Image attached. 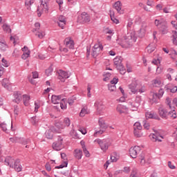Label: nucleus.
Instances as JSON below:
<instances>
[{"label":"nucleus","mask_w":177,"mask_h":177,"mask_svg":"<svg viewBox=\"0 0 177 177\" xmlns=\"http://www.w3.org/2000/svg\"><path fill=\"white\" fill-rule=\"evenodd\" d=\"M136 42V37L133 33H128L125 36L120 43V45L122 48H131Z\"/></svg>","instance_id":"nucleus-1"},{"label":"nucleus","mask_w":177,"mask_h":177,"mask_svg":"<svg viewBox=\"0 0 177 177\" xmlns=\"http://www.w3.org/2000/svg\"><path fill=\"white\" fill-rule=\"evenodd\" d=\"M155 25L162 34L168 32V25L164 19H156Z\"/></svg>","instance_id":"nucleus-2"},{"label":"nucleus","mask_w":177,"mask_h":177,"mask_svg":"<svg viewBox=\"0 0 177 177\" xmlns=\"http://www.w3.org/2000/svg\"><path fill=\"white\" fill-rule=\"evenodd\" d=\"M94 143H97L101 150L104 152L107 151V150H109V147L111 146V143L110 142V140L109 139L101 140L100 138H97L94 140Z\"/></svg>","instance_id":"nucleus-3"},{"label":"nucleus","mask_w":177,"mask_h":177,"mask_svg":"<svg viewBox=\"0 0 177 177\" xmlns=\"http://www.w3.org/2000/svg\"><path fill=\"white\" fill-rule=\"evenodd\" d=\"M114 66L120 71V74H125V69L122 64V57L118 56L113 59Z\"/></svg>","instance_id":"nucleus-4"},{"label":"nucleus","mask_w":177,"mask_h":177,"mask_svg":"<svg viewBox=\"0 0 177 177\" xmlns=\"http://www.w3.org/2000/svg\"><path fill=\"white\" fill-rule=\"evenodd\" d=\"M159 115L162 118H167V117H171V118H176V113L175 110H173L172 112L167 111V109L160 107L159 108Z\"/></svg>","instance_id":"nucleus-5"},{"label":"nucleus","mask_w":177,"mask_h":177,"mask_svg":"<svg viewBox=\"0 0 177 177\" xmlns=\"http://www.w3.org/2000/svg\"><path fill=\"white\" fill-rule=\"evenodd\" d=\"M41 3L40 7L41 8V10L39 7L37 8V16L38 17H41L42 12H44V13H48V2H49V0H40Z\"/></svg>","instance_id":"nucleus-6"},{"label":"nucleus","mask_w":177,"mask_h":177,"mask_svg":"<svg viewBox=\"0 0 177 177\" xmlns=\"http://www.w3.org/2000/svg\"><path fill=\"white\" fill-rule=\"evenodd\" d=\"M98 122L101 129L94 133V136L95 138L97 137V135H103L106 129H107V124L103 118H100Z\"/></svg>","instance_id":"nucleus-7"},{"label":"nucleus","mask_w":177,"mask_h":177,"mask_svg":"<svg viewBox=\"0 0 177 177\" xmlns=\"http://www.w3.org/2000/svg\"><path fill=\"white\" fill-rule=\"evenodd\" d=\"M102 50H103V45H102V44L98 43L95 44L92 48V57L95 59V57H97V56L102 53Z\"/></svg>","instance_id":"nucleus-8"},{"label":"nucleus","mask_w":177,"mask_h":177,"mask_svg":"<svg viewBox=\"0 0 177 177\" xmlns=\"http://www.w3.org/2000/svg\"><path fill=\"white\" fill-rule=\"evenodd\" d=\"M53 133H62V130L59 129L57 127H51L50 129L46 130L45 135L47 139H52L53 138Z\"/></svg>","instance_id":"nucleus-9"},{"label":"nucleus","mask_w":177,"mask_h":177,"mask_svg":"<svg viewBox=\"0 0 177 177\" xmlns=\"http://www.w3.org/2000/svg\"><path fill=\"white\" fill-rule=\"evenodd\" d=\"M62 147H63V138H62V137L60 136H58L57 141H56L53 144V149L54 150H56L57 151H59L62 150Z\"/></svg>","instance_id":"nucleus-10"},{"label":"nucleus","mask_w":177,"mask_h":177,"mask_svg":"<svg viewBox=\"0 0 177 177\" xmlns=\"http://www.w3.org/2000/svg\"><path fill=\"white\" fill-rule=\"evenodd\" d=\"M140 147L135 146L133 147H131L129 149V154L132 158H136L138 157V154L140 153Z\"/></svg>","instance_id":"nucleus-11"},{"label":"nucleus","mask_w":177,"mask_h":177,"mask_svg":"<svg viewBox=\"0 0 177 177\" xmlns=\"http://www.w3.org/2000/svg\"><path fill=\"white\" fill-rule=\"evenodd\" d=\"M94 106L96 108L97 114H102L106 109L102 101H96Z\"/></svg>","instance_id":"nucleus-12"},{"label":"nucleus","mask_w":177,"mask_h":177,"mask_svg":"<svg viewBox=\"0 0 177 177\" xmlns=\"http://www.w3.org/2000/svg\"><path fill=\"white\" fill-rule=\"evenodd\" d=\"M77 21L79 23H89L91 21V17L86 12H83L78 17Z\"/></svg>","instance_id":"nucleus-13"},{"label":"nucleus","mask_w":177,"mask_h":177,"mask_svg":"<svg viewBox=\"0 0 177 177\" xmlns=\"http://www.w3.org/2000/svg\"><path fill=\"white\" fill-rule=\"evenodd\" d=\"M64 44L66 48H68L69 49H74V46L75 45L74 40L71 37H66L64 41Z\"/></svg>","instance_id":"nucleus-14"},{"label":"nucleus","mask_w":177,"mask_h":177,"mask_svg":"<svg viewBox=\"0 0 177 177\" xmlns=\"http://www.w3.org/2000/svg\"><path fill=\"white\" fill-rule=\"evenodd\" d=\"M66 99L62 97V95H52L51 102L53 104H59L62 102H66Z\"/></svg>","instance_id":"nucleus-15"},{"label":"nucleus","mask_w":177,"mask_h":177,"mask_svg":"<svg viewBox=\"0 0 177 177\" xmlns=\"http://www.w3.org/2000/svg\"><path fill=\"white\" fill-rule=\"evenodd\" d=\"M70 75H68V73L67 72L59 70L58 80H60L62 82H64L65 80H67V78H69Z\"/></svg>","instance_id":"nucleus-16"},{"label":"nucleus","mask_w":177,"mask_h":177,"mask_svg":"<svg viewBox=\"0 0 177 177\" xmlns=\"http://www.w3.org/2000/svg\"><path fill=\"white\" fill-rule=\"evenodd\" d=\"M66 23H67V21H66V17L63 15H60L58 17L57 24L59 27H61L62 28V30L63 28H64V26H66Z\"/></svg>","instance_id":"nucleus-17"},{"label":"nucleus","mask_w":177,"mask_h":177,"mask_svg":"<svg viewBox=\"0 0 177 177\" xmlns=\"http://www.w3.org/2000/svg\"><path fill=\"white\" fill-rule=\"evenodd\" d=\"M113 6L119 15H124V10H122V4L121 3V1H116Z\"/></svg>","instance_id":"nucleus-18"},{"label":"nucleus","mask_w":177,"mask_h":177,"mask_svg":"<svg viewBox=\"0 0 177 177\" xmlns=\"http://www.w3.org/2000/svg\"><path fill=\"white\" fill-rule=\"evenodd\" d=\"M145 117L147 119L160 120V117H158V115H157V113H156L153 111L147 112L145 113Z\"/></svg>","instance_id":"nucleus-19"},{"label":"nucleus","mask_w":177,"mask_h":177,"mask_svg":"<svg viewBox=\"0 0 177 177\" xmlns=\"http://www.w3.org/2000/svg\"><path fill=\"white\" fill-rule=\"evenodd\" d=\"M11 168H14V169H15V171H16V172H21V170L23 169V167L21 166V165H20V160L17 159L15 161L13 167H11Z\"/></svg>","instance_id":"nucleus-20"},{"label":"nucleus","mask_w":177,"mask_h":177,"mask_svg":"<svg viewBox=\"0 0 177 177\" xmlns=\"http://www.w3.org/2000/svg\"><path fill=\"white\" fill-rule=\"evenodd\" d=\"M15 159L10 156H7L5 159V164L6 165H8V167H10V168H13V165L15 164Z\"/></svg>","instance_id":"nucleus-21"},{"label":"nucleus","mask_w":177,"mask_h":177,"mask_svg":"<svg viewBox=\"0 0 177 177\" xmlns=\"http://www.w3.org/2000/svg\"><path fill=\"white\" fill-rule=\"evenodd\" d=\"M151 140L153 142H162V139H164L162 136H159L158 133H155V134H151L149 136Z\"/></svg>","instance_id":"nucleus-22"},{"label":"nucleus","mask_w":177,"mask_h":177,"mask_svg":"<svg viewBox=\"0 0 177 177\" xmlns=\"http://www.w3.org/2000/svg\"><path fill=\"white\" fill-rule=\"evenodd\" d=\"M64 125L57 124L56 127L62 131V129H64L65 127H70V119L68 118H66L64 120Z\"/></svg>","instance_id":"nucleus-23"},{"label":"nucleus","mask_w":177,"mask_h":177,"mask_svg":"<svg viewBox=\"0 0 177 177\" xmlns=\"http://www.w3.org/2000/svg\"><path fill=\"white\" fill-rule=\"evenodd\" d=\"M138 84L136 83V82H134L133 83H131L129 86V88L131 91V92H132V93L135 94V93H138Z\"/></svg>","instance_id":"nucleus-24"},{"label":"nucleus","mask_w":177,"mask_h":177,"mask_svg":"<svg viewBox=\"0 0 177 177\" xmlns=\"http://www.w3.org/2000/svg\"><path fill=\"white\" fill-rule=\"evenodd\" d=\"M117 111H118V113H120V114H122L124 113H125V111H127V110H128V109L127 108V106L122 105V104H118L116 108Z\"/></svg>","instance_id":"nucleus-25"},{"label":"nucleus","mask_w":177,"mask_h":177,"mask_svg":"<svg viewBox=\"0 0 177 177\" xmlns=\"http://www.w3.org/2000/svg\"><path fill=\"white\" fill-rule=\"evenodd\" d=\"M74 157L77 160H81L82 158V151L81 149H75L74 151Z\"/></svg>","instance_id":"nucleus-26"},{"label":"nucleus","mask_w":177,"mask_h":177,"mask_svg":"<svg viewBox=\"0 0 177 177\" xmlns=\"http://www.w3.org/2000/svg\"><path fill=\"white\" fill-rule=\"evenodd\" d=\"M14 102H15V103H17V104H19V103H20V102H21V94L19 92L15 93H14Z\"/></svg>","instance_id":"nucleus-27"},{"label":"nucleus","mask_w":177,"mask_h":177,"mask_svg":"<svg viewBox=\"0 0 177 177\" xmlns=\"http://www.w3.org/2000/svg\"><path fill=\"white\" fill-rule=\"evenodd\" d=\"M23 102H24V106H26V107L30 106V96H28L27 95H23Z\"/></svg>","instance_id":"nucleus-28"},{"label":"nucleus","mask_w":177,"mask_h":177,"mask_svg":"<svg viewBox=\"0 0 177 177\" xmlns=\"http://www.w3.org/2000/svg\"><path fill=\"white\" fill-rule=\"evenodd\" d=\"M0 128L3 132H6V133H8L9 129H8V124L5 122L0 124Z\"/></svg>","instance_id":"nucleus-29"},{"label":"nucleus","mask_w":177,"mask_h":177,"mask_svg":"<svg viewBox=\"0 0 177 177\" xmlns=\"http://www.w3.org/2000/svg\"><path fill=\"white\" fill-rule=\"evenodd\" d=\"M2 27L5 32H7L8 34H10V32H12V29L10 28V26H9L8 24H4Z\"/></svg>","instance_id":"nucleus-30"},{"label":"nucleus","mask_w":177,"mask_h":177,"mask_svg":"<svg viewBox=\"0 0 177 177\" xmlns=\"http://www.w3.org/2000/svg\"><path fill=\"white\" fill-rule=\"evenodd\" d=\"M30 122L32 124V125H37L38 122H39V118L37 116H33L30 118Z\"/></svg>","instance_id":"nucleus-31"},{"label":"nucleus","mask_w":177,"mask_h":177,"mask_svg":"<svg viewBox=\"0 0 177 177\" xmlns=\"http://www.w3.org/2000/svg\"><path fill=\"white\" fill-rule=\"evenodd\" d=\"M89 111H88V108H83L80 113V117H85V115H86V114H88Z\"/></svg>","instance_id":"nucleus-32"},{"label":"nucleus","mask_w":177,"mask_h":177,"mask_svg":"<svg viewBox=\"0 0 177 177\" xmlns=\"http://www.w3.org/2000/svg\"><path fill=\"white\" fill-rule=\"evenodd\" d=\"M151 96H152L151 99L155 103H157V99H160L157 93H151Z\"/></svg>","instance_id":"nucleus-33"},{"label":"nucleus","mask_w":177,"mask_h":177,"mask_svg":"<svg viewBox=\"0 0 177 177\" xmlns=\"http://www.w3.org/2000/svg\"><path fill=\"white\" fill-rule=\"evenodd\" d=\"M172 34L173 44L174 45H177V31L173 30Z\"/></svg>","instance_id":"nucleus-34"},{"label":"nucleus","mask_w":177,"mask_h":177,"mask_svg":"<svg viewBox=\"0 0 177 177\" xmlns=\"http://www.w3.org/2000/svg\"><path fill=\"white\" fill-rule=\"evenodd\" d=\"M21 145H28L31 142L30 139L19 138V141Z\"/></svg>","instance_id":"nucleus-35"},{"label":"nucleus","mask_w":177,"mask_h":177,"mask_svg":"<svg viewBox=\"0 0 177 177\" xmlns=\"http://www.w3.org/2000/svg\"><path fill=\"white\" fill-rule=\"evenodd\" d=\"M6 49H8V45L6 43L0 42V50L6 52Z\"/></svg>","instance_id":"nucleus-36"},{"label":"nucleus","mask_w":177,"mask_h":177,"mask_svg":"<svg viewBox=\"0 0 177 177\" xmlns=\"http://www.w3.org/2000/svg\"><path fill=\"white\" fill-rule=\"evenodd\" d=\"M75 100H77V97H75V96H72L68 98V103L70 106H73V104H74V102H75Z\"/></svg>","instance_id":"nucleus-37"},{"label":"nucleus","mask_w":177,"mask_h":177,"mask_svg":"<svg viewBox=\"0 0 177 177\" xmlns=\"http://www.w3.org/2000/svg\"><path fill=\"white\" fill-rule=\"evenodd\" d=\"M1 85L4 88H8L9 87V80L8 79H3L1 82Z\"/></svg>","instance_id":"nucleus-38"},{"label":"nucleus","mask_w":177,"mask_h":177,"mask_svg":"<svg viewBox=\"0 0 177 177\" xmlns=\"http://www.w3.org/2000/svg\"><path fill=\"white\" fill-rule=\"evenodd\" d=\"M139 106H140L139 104H136V102H133L131 104V109L133 111H136Z\"/></svg>","instance_id":"nucleus-39"},{"label":"nucleus","mask_w":177,"mask_h":177,"mask_svg":"<svg viewBox=\"0 0 177 177\" xmlns=\"http://www.w3.org/2000/svg\"><path fill=\"white\" fill-rule=\"evenodd\" d=\"M153 86L158 88L161 86V80L156 79L153 80Z\"/></svg>","instance_id":"nucleus-40"},{"label":"nucleus","mask_w":177,"mask_h":177,"mask_svg":"<svg viewBox=\"0 0 177 177\" xmlns=\"http://www.w3.org/2000/svg\"><path fill=\"white\" fill-rule=\"evenodd\" d=\"M140 164L141 165H149L150 164V161L146 162V160H145V157L141 156Z\"/></svg>","instance_id":"nucleus-41"},{"label":"nucleus","mask_w":177,"mask_h":177,"mask_svg":"<svg viewBox=\"0 0 177 177\" xmlns=\"http://www.w3.org/2000/svg\"><path fill=\"white\" fill-rule=\"evenodd\" d=\"M134 135L136 136V138H140L142 136V133H140V131L142 129H133Z\"/></svg>","instance_id":"nucleus-42"},{"label":"nucleus","mask_w":177,"mask_h":177,"mask_svg":"<svg viewBox=\"0 0 177 177\" xmlns=\"http://www.w3.org/2000/svg\"><path fill=\"white\" fill-rule=\"evenodd\" d=\"M52 73H53V68L51 66L46 70V74L47 77H49V75H52Z\"/></svg>","instance_id":"nucleus-43"},{"label":"nucleus","mask_w":177,"mask_h":177,"mask_svg":"<svg viewBox=\"0 0 177 177\" xmlns=\"http://www.w3.org/2000/svg\"><path fill=\"white\" fill-rule=\"evenodd\" d=\"M67 165H68V162L65 161V162H64V165H60L59 166H56V167H55V169H62V168L66 167Z\"/></svg>","instance_id":"nucleus-44"},{"label":"nucleus","mask_w":177,"mask_h":177,"mask_svg":"<svg viewBox=\"0 0 177 177\" xmlns=\"http://www.w3.org/2000/svg\"><path fill=\"white\" fill-rule=\"evenodd\" d=\"M30 53H31L30 51L24 53L23 55H21V59H23L24 60H26V59L30 57Z\"/></svg>","instance_id":"nucleus-45"},{"label":"nucleus","mask_w":177,"mask_h":177,"mask_svg":"<svg viewBox=\"0 0 177 177\" xmlns=\"http://www.w3.org/2000/svg\"><path fill=\"white\" fill-rule=\"evenodd\" d=\"M133 129H142V125L140 122H136L133 125Z\"/></svg>","instance_id":"nucleus-46"},{"label":"nucleus","mask_w":177,"mask_h":177,"mask_svg":"<svg viewBox=\"0 0 177 177\" xmlns=\"http://www.w3.org/2000/svg\"><path fill=\"white\" fill-rule=\"evenodd\" d=\"M35 28H34L32 30L33 32H35V31H38V30H39V28H41V24H39L38 22L35 23Z\"/></svg>","instance_id":"nucleus-47"},{"label":"nucleus","mask_w":177,"mask_h":177,"mask_svg":"<svg viewBox=\"0 0 177 177\" xmlns=\"http://www.w3.org/2000/svg\"><path fill=\"white\" fill-rule=\"evenodd\" d=\"M39 107H41V104L39 103V102H35V113H38V109H39Z\"/></svg>","instance_id":"nucleus-48"},{"label":"nucleus","mask_w":177,"mask_h":177,"mask_svg":"<svg viewBox=\"0 0 177 177\" xmlns=\"http://www.w3.org/2000/svg\"><path fill=\"white\" fill-rule=\"evenodd\" d=\"M104 78L103 79V81H105V82L109 81L110 77H111V73H106L104 75Z\"/></svg>","instance_id":"nucleus-49"},{"label":"nucleus","mask_w":177,"mask_h":177,"mask_svg":"<svg viewBox=\"0 0 177 177\" xmlns=\"http://www.w3.org/2000/svg\"><path fill=\"white\" fill-rule=\"evenodd\" d=\"M35 35H37L38 38H40V39H42V38L45 37V33L44 32H37Z\"/></svg>","instance_id":"nucleus-50"},{"label":"nucleus","mask_w":177,"mask_h":177,"mask_svg":"<svg viewBox=\"0 0 177 177\" xmlns=\"http://www.w3.org/2000/svg\"><path fill=\"white\" fill-rule=\"evenodd\" d=\"M143 127L145 129H150V124L147 122V120H143Z\"/></svg>","instance_id":"nucleus-51"},{"label":"nucleus","mask_w":177,"mask_h":177,"mask_svg":"<svg viewBox=\"0 0 177 177\" xmlns=\"http://www.w3.org/2000/svg\"><path fill=\"white\" fill-rule=\"evenodd\" d=\"M140 102H142V96L138 95L136 97L135 103L140 106Z\"/></svg>","instance_id":"nucleus-52"},{"label":"nucleus","mask_w":177,"mask_h":177,"mask_svg":"<svg viewBox=\"0 0 177 177\" xmlns=\"http://www.w3.org/2000/svg\"><path fill=\"white\" fill-rule=\"evenodd\" d=\"M130 177H138V170L136 169L132 170Z\"/></svg>","instance_id":"nucleus-53"},{"label":"nucleus","mask_w":177,"mask_h":177,"mask_svg":"<svg viewBox=\"0 0 177 177\" xmlns=\"http://www.w3.org/2000/svg\"><path fill=\"white\" fill-rule=\"evenodd\" d=\"M35 0H26L25 5L26 6H31L34 3Z\"/></svg>","instance_id":"nucleus-54"},{"label":"nucleus","mask_w":177,"mask_h":177,"mask_svg":"<svg viewBox=\"0 0 177 177\" xmlns=\"http://www.w3.org/2000/svg\"><path fill=\"white\" fill-rule=\"evenodd\" d=\"M108 88L110 92H114V91H115L116 89L115 85H113V84H109Z\"/></svg>","instance_id":"nucleus-55"},{"label":"nucleus","mask_w":177,"mask_h":177,"mask_svg":"<svg viewBox=\"0 0 177 177\" xmlns=\"http://www.w3.org/2000/svg\"><path fill=\"white\" fill-rule=\"evenodd\" d=\"M19 55H20V53H19V50L15 49L13 51V53H12V56L14 57H18V56H19Z\"/></svg>","instance_id":"nucleus-56"},{"label":"nucleus","mask_w":177,"mask_h":177,"mask_svg":"<svg viewBox=\"0 0 177 177\" xmlns=\"http://www.w3.org/2000/svg\"><path fill=\"white\" fill-rule=\"evenodd\" d=\"M1 62L3 67H9V64L8 63V61L5 59V58H3Z\"/></svg>","instance_id":"nucleus-57"},{"label":"nucleus","mask_w":177,"mask_h":177,"mask_svg":"<svg viewBox=\"0 0 177 177\" xmlns=\"http://www.w3.org/2000/svg\"><path fill=\"white\" fill-rule=\"evenodd\" d=\"M145 32H146V30L141 28V29L140 30L139 37H140L141 38H142V37H145Z\"/></svg>","instance_id":"nucleus-58"},{"label":"nucleus","mask_w":177,"mask_h":177,"mask_svg":"<svg viewBox=\"0 0 177 177\" xmlns=\"http://www.w3.org/2000/svg\"><path fill=\"white\" fill-rule=\"evenodd\" d=\"M166 104H167V106H169V109L171 110H172V106H171V99H169V97H167L166 99Z\"/></svg>","instance_id":"nucleus-59"},{"label":"nucleus","mask_w":177,"mask_h":177,"mask_svg":"<svg viewBox=\"0 0 177 177\" xmlns=\"http://www.w3.org/2000/svg\"><path fill=\"white\" fill-rule=\"evenodd\" d=\"M45 168H46V171H48V172H50V171H52V167H50V164L49 162H47L46 164Z\"/></svg>","instance_id":"nucleus-60"},{"label":"nucleus","mask_w":177,"mask_h":177,"mask_svg":"<svg viewBox=\"0 0 177 177\" xmlns=\"http://www.w3.org/2000/svg\"><path fill=\"white\" fill-rule=\"evenodd\" d=\"M122 171V172H124L125 174H129V172H131V168H129V167H124V169Z\"/></svg>","instance_id":"nucleus-61"},{"label":"nucleus","mask_w":177,"mask_h":177,"mask_svg":"<svg viewBox=\"0 0 177 177\" xmlns=\"http://www.w3.org/2000/svg\"><path fill=\"white\" fill-rule=\"evenodd\" d=\"M162 95H164V89L160 88V89L158 91V95H159V97L161 99V97H162Z\"/></svg>","instance_id":"nucleus-62"},{"label":"nucleus","mask_w":177,"mask_h":177,"mask_svg":"<svg viewBox=\"0 0 177 177\" xmlns=\"http://www.w3.org/2000/svg\"><path fill=\"white\" fill-rule=\"evenodd\" d=\"M168 167H169V168H170V169H175V168H176V167H175V165H172V162H171V161L168 162Z\"/></svg>","instance_id":"nucleus-63"},{"label":"nucleus","mask_w":177,"mask_h":177,"mask_svg":"<svg viewBox=\"0 0 177 177\" xmlns=\"http://www.w3.org/2000/svg\"><path fill=\"white\" fill-rule=\"evenodd\" d=\"M118 82V78L117 77H114L111 81V84L112 85H115V84H117Z\"/></svg>","instance_id":"nucleus-64"}]
</instances>
